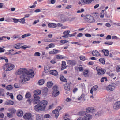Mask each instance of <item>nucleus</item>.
<instances>
[{"mask_svg": "<svg viewBox=\"0 0 120 120\" xmlns=\"http://www.w3.org/2000/svg\"><path fill=\"white\" fill-rule=\"evenodd\" d=\"M68 42L69 41L68 40H61L60 41V42L63 44L65 43Z\"/></svg>", "mask_w": 120, "mask_h": 120, "instance_id": "48", "label": "nucleus"}, {"mask_svg": "<svg viewBox=\"0 0 120 120\" xmlns=\"http://www.w3.org/2000/svg\"><path fill=\"white\" fill-rule=\"evenodd\" d=\"M25 17L20 19H16L15 23H17L18 22L21 23L22 24H24L25 23V20L24 19Z\"/></svg>", "mask_w": 120, "mask_h": 120, "instance_id": "17", "label": "nucleus"}, {"mask_svg": "<svg viewBox=\"0 0 120 120\" xmlns=\"http://www.w3.org/2000/svg\"><path fill=\"white\" fill-rule=\"evenodd\" d=\"M56 59H62L63 58L62 56L60 55H56Z\"/></svg>", "mask_w": 120, "mask_h": 120, "instance_id": "47", "label": "nucleus"}, {"mask_svg": "<svg viewBox=\"0 0 120 120\" xmlns=\"http://www.w3.org/2000/svg\"><path fill=\"white\" fill-rule=\"evenodd\" d=\"M31 34L30 33H28L25 34L24 35H22V38H24L26 37H28L31 36Z\"/></svg>", "mask_w": 120, "mask_h": 120, "instance_id": "35", "label": "nucleus"}, {"mask_svg": "<svg viewBox=\"0 0 120 120\" xmlns=\"http://www.w3.org/2000/svg\"><path fill=\"white\" fill-rule=\"evenodd\" d=\"M86 110L87 112L92 113L94 112L95 109L93 107H90L87 108Z\"/></svg>", "mask_w": 120, "mask_h": 120, "instance_id": "11", "label": "nucleus"}, {"mask_svg": "<svg viewBox=\"0 0 120 120\" xmlns=\"http://www.w3.org/2000/svg\"><path fill=\"white\" fill-rule=\"evenodd\" d=\"M62 68L61 70H63L64 69L66 68V65L65 62L64 61L62 62L61 65Z\"/></svg>", "mask_w": 120, "mask_h": 120, "instance_id": "30", "label": "nucleus"}, {"mask_svg": "<svg viewBox=\"0 0 120 120\" xmlns=\"http://www.w3.org/2000/svg\"><path fill=\"white\" fill-rule=\"evenodd\" d=\"M68 63L72 65H75L76 63V62L75 60H68Z\"/></svg>", "mask_w": 120, "mask_h": 120, "instance_id": "28", "label": "nucleus"}, {"mask_svg": "<svg viewBox=\"0 0 120 120\" xmlns=\"http://www.w3.org/2000/svg\"><path fill=\"white\" fill-rule=\"evenodd\" d=\"M113 42L112 41L106 42H105L104 44H107L109 45H111L112 44Z\"/></svg>", "mask_w": 120, "mask_h": 120, "instance_id": "49", "label": "nucleus"}, {"mask_svg": "<svg viewBox=\"0 0 120 120\" xmlns=\"http://www.w3.org/2000/svg\"><path fill=\"white\" fill-rule=\"evenodd\" d=\"M83 35L82 34V33H80L78 34L77 35V37H80L82 36Z\"/></svg>", "mask_w": 120, "mask_h": 120, "instance_id": "62", "label": "nucleus"}, {"mask_svg": "<svg viewBox=\"0 0 120 120\" xmlns=\"http://www.w3.org/2000/svg\"><path fill=\"white\" fill-rule=\"evenodd\" d=\"M98 86L97 85H95L93 86L90 91V93L92 94L93 92V91H96L98 89Z\"/></svg>", "mask_w": 120, "mask_h": 120, "instance_id": "13", "label": "nucleus"}, {"mask_svg": "<svg viewBox=\"0 0 120 120\" xmlns=\"http://www.w3.org/2000/svg\"><path fill=\"white\" fill-rule=\"evenodd\" d=\"M62 21L63 22L69 20L72 21L73 20L75 19V18H71L70 17H69L68 18H65L64 17H62L61 18Z\"/></svg>", "mask_w": 120, "mask_h": 120, "instance_id": "12", "label": "nucleus"}, {"mask_svg": "<svg viewBox=\"0 0 120 120\" xmlns=\"http://www.w3.org/2000/svg\"><path fill=\"white\" fill-rule=\"evenodd\" d=\"M34 109L35 110L37 111H43L45 109L43 107L41 106L39 103L34 107Z\"/></svg>", "mask_w": 120, "mask_h": 120, "instance_id": "6", "label": "nucleus"}, {"mask_svg": "<svg viewBox=\"0 0 120 120\" xmlns=\"http://www.w3.org/2000/svg\"><path fill=\"white\" fill-rule=\"evenodd\" d=\"M34 95L39 96L38 95L41 94V91L40 90H37L34 91Z\"/></svg>", "mask_w": 120, "mask_h": 120, "instance_id": "19", "label": "nucleus"}, {"mask_svg": "<svg viewBox=\"0 0 120 120\" xmlns=\"http://www.w3.org/2000/svg\"><path fill=\"white\" fill-rule=\"evenodd\" d=\"M86 114L85 111H82L79 112L78 115L80 116H82L86 115Z\"/></svg>", "mask_w": 120, "mask_h": 120, "instance_id": "23", "label": "nucleus"}, {"mask_svg": "<svg viewBox=\"0 0 120 120\" xmlns=\"http://www.w3.org/2000/svg\"><path fill=\"white\" fill-rule=\"evenodd\" d=\"M53 85V83L51 82H49L47 83V87L50 88L52 87Z\"/></svg>", "mask_w": 120, "mask_h": 120, "instance_id": "31", "label": "nucleus"}, {"mask_svg": "<svg viewBox=\"0 0 120 120\" xmlns=\"http://www.w3.org/2000/svg\"><path fill=\"white\" fill-rule=\"evenodd\" d=\"M45 82L44 80L43 79L40 80L38 81V83L39 85H42Z\"/></svg>", "mask_w": 120, "mask_h": 120, "instance_id": "34", "label": "nucleus"}, {"mask_svg": "<svg viewBox=\"0 0 120 120\" xmlns=\"http://www.w3.org/2000/svg\"><path fill=\"white\" fill-rule=\"evenodd\" d=\"M34 99H33V103L35 104L38 103L40 100V97L39 96L33 95Z\"/></svg>", "mask_w": 120, "mask_h": 120, "instance_id": "7", "label": "nucleus"}, {"mask_svg": "<svg viewBox=\"0 0 120 120\" xmlns=\"http://www.w3.org/2000/svg\"><path fill=\"white\" fill-rule=\"evenodd\" d=\"M16 114L18 116L21 117L23 115V113L22 110H19L17 111Z\"/></svg>", "mask_w": 120, "mask_h": 120, "instance_id": "15", "label": "nucleus"}, {"mask_svg": "<svg viewBox=\"0 0 120 120\" xmlns=\"http://www.w3.org/2000/svg\"><path fill=\"white\" fill-rule=\"evenodd\" d=\"M116 86V85L115 83H112L108 86L106 89L108 91H112L115 89Z\"/></svg>", "mask_w": 120, "mask_h": 120, "instance_id": "4", "label": "nucleus"}, {"mask_svg": "<svg viewBox=\"0 0 120 120\" xmlns=\"http://www.w3.org/2000/svg\"><path fill=\"white\" fill-rule=\"evenodd\" d=\"M77 70L78 71H82L83 70V69L82 66L80 65L77 68Z\"/></svg>", "mask_w": 120, "mask_h": 120, "instance_id": "27", "label": "nucleus"}, {"mask_svg": "<svg viewBox=\"0 0 120 120\" xmlns=\"http://www.w3.org/2000/svg\"><path fill=\"white\" fill-rule=\"evenodd\" d=\"M76 34V32H75L71 34H69L70 37L74 36Z\"/></svg>", "mask_w": 120, "mask_h": 120, "instance_id": "60", "label": "nucleus"}, {"mask_svg": "<svg viewBox=\"0 0 120 120\" xmlns=\"http://www.w3.org/2000/svg\"><path fill=\"white\" fill-rule=\"evenodd\" d=\"M50 116L49 114H46L44 116V117L45 118H49Z\"/></svg>", "mask_w": 120, "mask_h": 120, "instance_id": "56", "label": "nucleus"}, {"mask_svg": "<svg viewBox=\"0 0 120 120\" xmlns=\"http://www.w3.org/2000/svg\"><path fill=\"white\" fill-rule=\"evenodd\" d=\"M99 61L101 63L103 64H105V60L104 59L101 58L99 59Z\"/></svg>", "mask_w": 120, "mask_h": 120, "instance_id": "40", "label": "nucleus"}, {"mask_svg": "<svg viewBox=\"0 0 120 120\" xmlns=\"http://www.w3.org/2000/svg\"><path fill=\"white\" fill-rule=\"evenodd\" d=\"M70 31L69 30L66 31L63 33V34L67 36H68V35H69V33H70Z\"/></svg>", "mask_w": 120, "mask_h": 120, "instance_id": "37", "label": "nucleus"}, {"mask_svg": "<svg viewBox=\"0 0 120 120\" xmlns=\"http://www.w3.org/2000/svg\"><path fill=\"white\" fill-rule=\"evenodd\" d=\"M14 103L13 101H7V105H11L13 104Z\"/></svg>", "mask_w": 120, "mask_h": 120, "instance_id": "32", "label": "nucleus"}, {"mask_svg": "<svg viewBox=\"0 0 120 120\" xmlns=\"http://www.w3.org/2000/svg\"><path fill=\"white\" fill-rule=\"evenodd\" d=\"M53 51L54 54H57L60 52L59 50H56L55 49H54Z\"/></svg>", "mask_w": 120, "mask_h": 120, "instance_id": "44", "label": "nucleus"}, {"mask_svg": "<svg viewBox=\"0 0 120 120\" xmlns=\"http://www.w3.org/2000/svg\"><path fill=\"white\" fill-rule=\"evenodd\" d=\"M36 119L37 120H43V116L40 114H37Z\"/></svg>", "mask_w": 120, "mask_h": 120, "instance_id": "21", "label": "nucleus"}, {"mask_svg": "<svg viewBox=\"0 0 120 120\" xmlns=\"http://www.w3.org/2000/svg\"><path fill=\"white\" fill-rule=\"evenodd\" d=\"M50 74L54 76H57L58 75L57 71L56 70H52L50 71Z\"/></svg>", "mask_w": 120, "mask_h": 120, "instance_id": "18", "label": "nucleus"}, {"mask_svg": "<svg viewBox=\"0 0 120 120\" xmlns=\"http://www.w3.org/2000/svg\"><path fill=\"white\" fill-rule=\"evenodd\" d=\"M52 112L53 114H55L56 118H57L59 115V112L58 110H57L55 109Z\"/></svg>", "mask_w": 120, "mask_h": 120, "instance_id": "22", "label": "nucleus"}, {"mask_svg": "<svg viewBox=\"0 0 120 120\" xmlns=\"http://www.w3.org/2000/svg\"><path fill=\"white\" fill-rule=\"evenodd\" d=\"M39 104L41 106H43L44 109H45L46 106L47 104V102L46 100H43L41 101Z\"/></svg>", "mask_w": 120, "mask_h": 120, "instance_id": "9", "label": "nucleus"}, {"mask_svg": "<svg viewBox=\"0 0 120 120\" xmlns=\"http://www.w3.org/2000/svg\"><path fill=\"white\" fill-rule=\"evenodd\" d=\"M64 88L65 90H70V86H65L64 87Z\"/></svg>", "mask_w": 120, "mask_h": 120, "instance_id": "52", "label": "nucleus"}, {"mask_svg": "<svg viewBox=\"0 0 120 120\" xmlns=\"http://www.w3.org/2000/svg\"><path fill=\"white\" fill-rule=\"evenodd\" d=\"M48 26L49 28H56L57 27V25L55 23H51L48 24Z\"/></svg>", "mask_w": 120, "mask_h": 120, "instance_id": "20", "label": "nucleus"}, {"mask_svg": "<svg viewBox=\"0 0 120 120\" xmlns=\"http://www.w3.org/2000/svg\"><path fill=\"white\" fill-rule=\"evenodd\" d=\"M111 38V36L110 35H108L106 38V39H110Z\"/></svg>", "mask_w": 120, "mask_h": 120, "instance_id": "61", "label": "nucleus"}, {"mask_svg": "<svg viewBox=\"0 0 120 120\" xmlns=\"http://www.w3.org/2000/svg\"><path fill=\"white\" fill-rule=\"evenodd\" d=\"M6 88L8 90L11 89L12 88V87L11 85H9L6 87Z\"/></svg>", "mask_w": 120, "mask_h": 120, "instance_id": "42", "label": "nucleus"}, {"mask_svg": "<svg viewBox=\"0 0 120 120\" xmlns=\"http://www.w3.org/2000/svg\"><path fill=\"white\" fill-rule=\"evenodd\" d=\"M60 79L62 81L64 82H66L67 81L66 79L63 76L60 75Z\"/></svg>", "mask_w": 120, "mask_h": 120, "instance_id": "29", "label": "nucleus"}, {"mask_svg": "<svg viewBox=\"0 0 120 120\" xmlns=\"http://www.w3.org/2000/svg\"><path fill=\"white\" fill-rule=\"evenodd\" d=\"M92 118V116L90 114H87L83 117L84 120H90Z\"/></svg>", "mask_w": 120, "mask_h": 120, "instance_id": "10", "label": "nucleus"}, {"mask_svg": "<svg viewBox=\"0 0 120 120\" xmlns=\"http://www.w3.org/2000/svg\"><path fill=\"white\" fill-rule=\"evenodd\" d=\"M120 108L118 105L117 103L116 102L114 105L113 107V109L115 110H116L119 109Z\"/></svg>", "mask_w": 120, "mask_h": 120, "instance_id": "25", "label": "nucleus"}, {"mask_svg": "<svg viewBox=\"0 0 120 120\" xmlns=\"http://www.w3.org/2000/svg\"><path fill=\"white\" fill-rule=\"evenodd\" d=\"M92 53L93 56H101L99 53L96 50L93 51Z\"/></svg>", "mask_w": 120, "mask_h": 120, "instance_id": "14", "label": "nucleus"}, {"mask_svg": "<svg viewBox=\"0 0 120 120\" xmlns=\"http://www.w3.org/2000/svg\"><path fill=\"white\" fill-rule=\"evenodd\" d=\"M104 79L106 81H107V80L106 77H102L101 80V82H103Z\"/></svg>", "mask_w": 120, "mask_h": 120, "instance_id": "46", "label": "nucleus"}, {"mask_svg": "<svg viewBox=\"0 0 120 120\" xmlns=\"http://www.w3.org/2000/svg\"><path fill=\"white\" fill-rule=\"evenodd\" d=\"M102 52L104 53V55L107 56L109 55V51L105 49H103L102 50Z\"/></svg>", "mask_w": 120, "mask_h": 120, "instance_id": "24", "label": "nucleus"}, {"mask_svg": "<svg viewBox=\"0 0 120 120\" xmlns=\"http://www.w3.org/2000/svg\"><path fill=\"white\" fill-rule=\"evenodd\" d=\"M4 90L3 89H0V95L2 96H4Z\"/></svg>", "mask_w": 120, "mask_h": 120, "instance_id": "33", "label": "nucleus"}, {"mask_svg": "<svg viewBox=\"0 0 120 120\" xmlns=\"http://www.w3.org/2000/svg\"><path fill=\"white\" fill-rule=\"evenodd\" d=\"M25 96L26 98H29L31 97L30 93L29 92L26 93V95Z\"/></svg>", "mask_w": 120, "mask_h": 120, "instance_id": "41", "label": "nucleus"}, {"mask_svg": "<svg viewBox=\"0 0 120 120\" xmlns=\"http://www.w3.org/2000/svg\"><path fill=\"white\" fill-rule=\"evenodd\" d=\"M88 72L87 70H85L84 72V76L86 77L88 76Z\"/></svg>", "mask_w": 120, "mask_h": 120, "instance_id": "43", "label": "nucleus"}, {"mask_svg": "<svg viewBox=\"0 0 120 120\" xmlns=\"http://www.w3.org/2000/svg\"><path fill=\"white\" fill-rule=\"evenodd\" d=\"M71 101V99L69 98H67L66 100V101L68 102H70Z\"/></svg>", "mask_w": 120, "mask_h": 120, "instance_id": "64", "label": "nucleus"}, {"mask_svg": "<svg viewBox=\"0 0 120 120\" xmlns=\"http://www.w3.org/2000/svg\"><path fill=\"white\" fill-rule=\"evenodd\" d=\"M22 49H25L26 48H30V47L29 46H26V45L23 46H21V47Z\"/></svg>", "mask_w": 120, "mask_h": 120, "instance_id": "58", "label": "nucleus"}, {"mask_svg": "<svg viewBox=\"0 0 120 120\" xmlns=\"http://www.w3.org/2000/svg\"><path fill=\"white\" fill-rule=\"evenodd\" d=\"M33 99H30L28 100L27 101L30 104L31 102L33 103Z\"/></svg>", "mask_w": 120, "mask_h": 120, "instance_id": "55", "label": "nucleus"}, {"mask_svg": "<svg viewBox=\"0 0 120 120\" xmlns=\"http://www.w3.org/2000/svg\"><path fill=\"white\" fill-rule=\"evenodd\" d=\"M57 89V86H55L53 87V91L52 92V95L53 97H56L58 95L59 91Z\"/></svg>", "mask_w": 120, "mask_h": 120, "instance_id": "5", "label": "nucleus"}, {"mask_svg": "<svg viewBox=\"0 0 120 120\" xmlns=\"http://www.w3.org/2000/svg\"><path fill=\"white\" fill-rule=\"evenodd\" d=\"M17 38L18 39H21V37L19 35H17L15 36V39Z\"/></svg>", "mask_w": 120, "mask_h": 120, "instance_id": "63", "label": "nucleus"}, {"mask_svg": "<svg viewBox=\"0 0 120 120\" xmlns=\"http://www.w3.org/2000/svg\"><path fill=\"white\" fill-rule=\"evenodd\" d=\"M49 69V67L48 66H47L46 67H45L44 68L45 72L46 73L48 72Z\"/></svg>", "mask_w": 120, "mask_h": 120, "instance_id": "38", "label": "nucleus"}, {"mask_svg": "<svg viewBox=\"0 0 120 120\" xmlns=\"http://www.w3.org/2000/svg\"><path fill=\"white\" fill-rule=\"evenodd\" d=\"M32 114L30 113H27L24 115L23 118L26 120H30L31 118Z\"/></svg>", "mask_w": 120, "mask_h": 120, "instance_id": "8", "label": "nucleus"}, {"mask_svg": "<svg viewBox=\"0 0 120 120\" xmlns=\"http://www.w3.org/2000/svg\"><path fill=\"white\" fill-rule=\"evenodd\" d=\"M80 58L81 60L83 61H84L85 60V56H80Z\"/></svg>", "mask_w": 120, "mask_h": 120, "instance_id": "50", "label": "nucleus"}, {"mask_svg": "<svg viewBox=\"0 0 120 120\" xmlns=\"http://www.w3.org/2000/svg\"><path fill=\"white\" fill-rule=\"evenodd\" d=\"M108 8V6H107L105 8V9L104 10H102V11H101V13L100 14V15H101H101L102 14V13H104V11H105Z\"/></svg>", "mask_w": 120, "mask_h": 120, "instance_id": "59", "label": "nucleus"}, {"mask_svg": "<svg viewBox=\"0 0 120 120\" xmlns=\"http://www.w3.org/2000/svg\"><path fill=\"white\" fill-rule=\"evenodd\" d=\"M17 74L21 75L19 77L21 79V82L24 83L26 81L29 80L30 77H32L34 75L33 71L31 69L28 70L25 68H22L18 69L16 72Z\"/></svg>", "mask_w": 120, "mask_h": 120, "instance_id": "1", "label": "nucleus"}, {"mask_svg": "<svg viewBox=\"0 0 120 120\" xmlns=\"http://www.w3.org/2000/svg\"><path fill=\"white\" fill-rule=\"evenodd\" d=\"M85 95L84 94H82L81 96L79 98H78V99L79 100H81L82 98H83L84 97Z\"/></svg>", "mask_w": 120, "mask_h": 120, "instance_id": "57", "label": "nucleus"}, {"mask_svg": "<svg viewBox=\"0 0 120 120\" xmlns=\"http://www.w3.org/2000/svg\"><path fill=\"white\" fill-rule=\"evenodd\" d=\"M85 36L86 37L88 38H90L91 36L90 34L88 33H86L85 34Z\"/></svg>", "mask_w": 120, "mask_h": 120, "instance_id": "54", "label": "nucleus"}, {"mask_svg": "<svg viewBox=\"0 0 120 120\" xmlns=\"http://www.w3.org/2000/svg\"><path fill=\"white\" fill-rule=\"evenodd\" d=\"M83 19L91 23L94 21L93 17L91 15H81Z\"/></svg>", "mask_w": 120, "mask_h": 120, "instance_id": "2", "label": "nucleus"}, {"mask_svg": "<svg viewBox=\"0 0 120 120\" xmlns=\"http://www.w3.org/2000/svg\"><path fill=\"white\" fill-rule=\"evenodd\" d=\"M15 48L19 49L21 47V44L19 43L15 45Z\"/></svg>", "mask_w": 120, "mask_h": 120, "instance_id": "39", "label": "nucleus"}, {"mask_svg": "<svg viewBox=\"0 0 120 120\" xmlns=\"http://www.w3.org/2000/svg\"><path fill=\"white\" fill-rule=\"evenodd\" d=\"M14 66L11 63L5 64L3 66V69L5 71H7L11 70Z\"/></svg>", "mask_w": 120, "mask_h": 120, "instance_id": "3", "label": "nucleus"}, {"mask_svg": "<svg viewBox=\"0 0 120 120\" xmlns=\"http://www.w3.org/2000/svg\"><path fill=\"white\" fill-rule=\"evenodd\" d=\"M7 116L9 118H12L13 116V114L11 112H8L7 114Z\"/></svg>", "mask_w": 120, "mask_h": 120, "instance_id": "36", "label": "nucleus"}, {"mask_svg": "<svg viewBox=\"0 0 120 120\" xmlns=\"http://www.w3.org/2000/svg\"><path fill=\"white\" fill-rule=\"evenodd\" d=\"M96 68L97 73L99 75L103 74L105 72L103 70L98 68Z\"/></svg>", "mask_w": 120, "mask_h": 120, "instance_id": "16", "label": "nucleus"}, {"mask_svg": "<svg viewBox=\"0 0 120 120\" xmlns=\"http://www.w3.org/2000/svg\"><path fill=\"white\" fill-rule=\"evenodd\" d=\"M48 46L49 48L53 47H54L55 46V45L54 44L51 43L49 44Z\"/></svg>", "mask_w": 120, "mask_h": 120, "instance_id": "53", "label": "nucleus"}, {"mask_svg": "<svg viewBox=\"0 0 120 120\" xmlns=\"http://www.w3.org/2000/svg\"><path fill=\"white\" fill-rule=\"evenodd\" d=\"M34 56H40V53L38 52H36L35 53Z\"/></svg>", "mask_w": 120, "mask_h": 120, "instance_id": "51", "label": "nucleus"}, {"mask_svg": "<svg viewBox=\"0 0 120 120\" xmlns=\"http://www.w3.org/2000/svg\"><path fill=\"white\" fill-rule=\"evenodd\" d=\"M83 2L86 4H89L94 0H82Z\"/></svg>", "mask_w": 120, "mask_h": 120, "instance_id": "26", "label": "nucleus"}, {"mask_svg": "<svg viewBox=\"0 0 120 120\" xmlns=\"http://www.w3.org/2000/svg\"><path fill=\"white\" fill-rule=\"evenodd\" d=\"M17 99L19 100H21L22 98V96L20 95H19L17 96Z\"/></svg>", "mask_w": 120, "mask_h": 120, "instance_id": "45", "label": "nucleus"}]
</instances>
